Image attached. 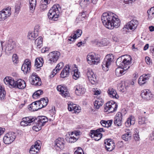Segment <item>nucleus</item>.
I'll return each instance as SVG.
<instances>
[{"label": "nucleus", "instance_id": "obj_32", "mask_svg": "<svg viewBox=\"0 0 154 154\" xmlns=\"http://www.w3.org/2000/svg\"><path fill=\"white\" fill-rule=\"evenodd\" d=\"M122 113L119 112L116 114V124L118 126H122Z\"/></svg>", "mask_w": 154, "mask_h": 154}, {"label": "nucleus", "instance_id": "obj_43", "mask_svg": "<svg viewBox=\"0 0 154 154\" xmlns=\"http://www.w3.org/2000/svg\"><path fill=\"white\" fill-rule=\"evenodd\" d=\"M43 94V91L41 90H39L35 92L33 94V98L36 99L39 97L40 95Z\"/></svg>", "mask_w": 154, "mask_h": 154}, {"label": "nucleus", "instance_id": "obj_8", "mask_svg": "<svg viewBox=\"0 0 154 154\" xmlns=\"http://www.w3.org/2000/svg\"><path fill=\"white\" fill-rule=\"evenodd\" d=\"M87 60L88 63L90 65L97 64L100 61L99 57H96L95 55L91 54L88 55Z\"/></svg>", "mask_w": 154, "mask_h": 154}, {"label": "nucleus", "instance_id": "obj_48", "mask_svg": "<svg viewBox=\"0 0 154 154\" xmlns=\"http://www.w3.org/2000/svg\"><path fill=\"white\" fill-rule=\"evenodd\" d=\"M147 82L144 80L141 76L140 77L138 80V83L140 85H143L145 84Z\"/></svg>", "mask_w": 154, "mask_h": 154}, {"label": "nucleus", "instance_id": "obj_63", "mask_svg": "<svg viewBox=\"0 0 154 154\" xmlns=\"http://www.w3.org/2000/svg\"><path fill=\"white\" fill-rule=\"evenodd\" d=\"M6 48L8 51H11L13 48V47L11 44H8L6 46Z\"/></svg>", "mask_w": 154, "mask_h": 154}, {"label": "nucleus", "instance_id": "obj_46", "mask_svg": "<svg viewBox=\"0 0 154 154\" xmlns=\"http://www.w3.org/2000/svg\"><path fill=\"white\" fill-rule=\"evenodd\" d=\"M57 89L58 91L61 92V94L62 92H64V91H66L67 90V88L65 86H62L61 85H58Z\"/></svg>", "mask_w": 154, "mask_h": 154}, {"label": "nucleus", "instance_id": "obj_25", "mask_svg": "<svg viewBox=\"0 0 154 154\" xmlns=\"http://www.w3.org/2000/svg\"><path fill=\"white\" fill-rule=\"evenodd\" d=\"M125 131L126 133L122 136V138L125 141H129L131 138V131L130 130L128 129H125Z\"/></svg>", "mask_w": 154, "mask_h": 154}, {"label": "nucleus", "instance_id": "obj_34", "mask_svg": "<svg viewBox=\"0 0 154 154\" xmlns=\"http://www.w3.org/2000/svg\"><path fill=\"white\" fill-rule=\"evenodd\" d=\"M43 63L44 61L42 58H37L35 60V66L37 68H40L42 66Z\"/></svg>", "mask_w": 154, "mask_h": 154}, {"label": "nucleus", "instance_id": "obj_57", "mask_svg": "<svg viewBox=\"0 0 154 154\" xmlns=\"http://www.w3.org/2000/svg\"><path fill=\"white\" fill-rule=\"evenodd\" d=\"M145 60L147 64L150 65L152 64V63L149 57H145Z\"/></svg>", "mask_w": 154, "mask_h": 154}, {"label": "nucleus", "instance_id": "obj_23", "mask_svg": "<svg viewBox=\"0 0 154 154\" xmlns=\"http://www.w3.org/2000/svg\"><path fill=\"white\" fill-rule=\"evenodd\" d=\"M49 60L51 63L55 62L60 56V53L58 51H54L51 52L49 55Z\"/></svg>", "mask_w": 154, "mask_h": 154}, {"label": "nucleus", "instance_id": "obj_41", "mask_svg": "<svg viewBox=\"0 0 154 154\" xmlns=\"http://www.w3.org/2000/svg\"><path fill=\"white\" fill-rule=\"evenodd\" d=\"M35 44L36 45L37 48H40L42 45V38L39 37L35 41Z\"/></svg>", "mask_w": 154, "mask_h": 154}, {"label": "nucleus", "instance_id": "obj_53", "mask_svg": "<svg viewBox=\"0 0 154 154\" xmlns=\"http://www.w3.org/2000/svg\"><path fill=\"white\" fill-rule=\"evenodd\" d=\"M18 57L16 54H14L13 55L12 61L14 63H17L18 62Z\"/></svg>", "mask_w": 154, "mask_h": 154}, {"label": "nucleus", "instance_id": "obj_7", "mask_svg": "<svg viewBox=\"0 0 154 154\" xmlns=\"http://www.w3.org/2000/svg\"><path fill=\"white\" fill-rule=\"evenodd\" d=\"M16 134L15 133L11 132L6 134L3 138L5 143L8 144L12 142L16 138Z\"/></svg>", "mask_w": 154, "mask_h": 154}, {"label": "nucleus", "instance_id": "obj_62", "mask_svg": "<svg viewBox=\"0 0 154 154\" xmlns=\"http://www.w3.org/2000/svg\"><path fill=\"white\" fill-rule=\"evenodd\" d=\"M134 140L136 141L139 140L140 139V138L138 134H134Z\"/></svg>", "mask_w": 154, "mask_h": 154}, {"label": "nucleus", "instance_id": "obj_54", "mask_svg": "<svg viewBox=\"0 0 154 154\" xmlns=\"http://www.w3.org/2000/svg\"><path fill=\"white\" fill-rule=\"evenodd\" d=\"M124 56H125V55L122 56L117 59V61H116V63H118L119 64V65H117V66L118 65H119V64H120L121 66V63H122V61L123 60V58L125 57Z\"/></svg>", "mask_w": 154, "mask_h": 154}, {"label": "nucleus", "instance_id": "obj_44", "mask_svg": "<svg viewBox=\"0 0 154 154\" xmlns=\"http://www.w3.org/2000/svg\"><path fill=\"white\" fill-rule=\"evenodd\" d=\"M6 92L2 87L0 86V99L3 100L5 97Z\"/></svg>", "mask_w": 154, "mask_h": 154}, {"label": "nucleus", "instance_id": "obj_6", "mask_svg": "<svg viewBox=\"0 0 154 154\" xmlns=\"http://www.w3.org/2000/svg\"><path fill=\"white\" fill-rule=\"evenodd\" d=\"M102 132H104L103 128H100L96 130H91L90 131V135L95 140L98 141L102 137V134L101 133Z\"/></svg>", "mask_w": 154, "mask_h": 154}, {"label": "nucleus", "instance_id": "obj_42", "mask_svg": "<svg viewBox=\"0 0 154 154\" xmlns=\"http://www.w3.org/2000/svg\"><path fill=\"white\" fill-rule=\"evenodd\" d=\"M79 73L78 72V69L75 68L72 72L73 78L75 80L77 79L79 77Z\"/></svg>", "mask_w": 154, "mask_h": 154}, {"label": "nucleus", "instance_id": "obj_52", "mask_svg": "<svg viewBox=\"0 0 154 154\" xmlns=\"http://www.w3.org/2000/svg\"><path fill=\"white\" fill-rule=\"evenodd\" d=\"M75 154H84L82 149L80 147H78L77 149L75 152Z\"/></svg>", "mask_w": 154, "mask_h": 154}, {"label": "nucleus", "instance_id": "obj_12", "mask_svg": "<svg viewBox=\"0 0 154 154\" xmlns=\"http://www.w3.org/2000/svg\"><path fill=\"white\" fill-rule=\"evenodd\" d=\"M40 143L39 140L37 141L35 143L34 145L31 147L29 152L30 154H38V153L41 148Z\"/></svg>", "mask_w": 154, "mask_h": 154}, {"label": "nucleus", "instance_id": "obj_64", "mask_svg": "<svg viewBox=\"0 0 154 154\" xmlns=\"http://www.w3.org/2000/svg\"><path fill=\"white\" fill-rule=\"evenodd\" d=\"M117 145L118 147L121 148L123 146V143L122 141H119L117 143Z\"/></svg>", "mask_w": 154, "mask_h": 154}, {"label": "nucleus", "instance_id": "obj_61", "mask_svg": "<svg viewBox=\"0 0 154 154\" xmlns=\"http://www.w3.org/2000/svg\"><path fill=\"white\" fill-rule=\"evenodd\" d=\"M61 94L62 96L65 97L69 96V93L67 92V90L66 91H64V92H62Z\"/></svg>", "mask_w": 154, "mask_h": 154}, {"label": "nucleus", "instance_id": "obj_59", "mask_svg": "<svg viewBox=\"0 0 154 154\" xmlns=\"http://www.w3.org/2000/svg\"><path fill=\"white\" fill-rule=\"evenodd\" d=\"M121 21L120 20L116 17V28H118L120 25Z\"/></svg>", "mask_w": 154, "mask_h": 154}, {"label": "nucleus", "instance_id": "obj_39", "mask_svg": "<svg viewBox=\"0 0 154 154\" xmlns=\"http://www.w3.org/2000/svg\"><path fill=\"white\" fill-rule=\"evenodd\" d=\"M112 122V120L107 121L102 120L100 122V123L103 127L108 128L111 126Z\"/></svg>", "mask_w": 154, "mask_h": 154}, {"label": "nucleus", "instance_id": "obj_10", "mask_svg": "<svg viewBox=\"0 0 154 154\" xmlns=\"http://www.w3.org/2000/svg\"><path fill=\"white\" fill-rule=\"evenodd\" d=\"M11 8L8 7L0 11V21L4 20L11 14Z\"/></svg>", "mask_w": 154, "mask_h": 154}, {"label": "nucleus", "instance_id": "obj_38", "mask_svg": "<svg viewBox=\"0 0 154 154\" xmlns=\"http://www.w3.org/2000/svg\"><path fill=\"white\" fill-rule=\"evenodd\" d=\"M148 19L149 20H151L154 17V7L151 8L147 11Z\"/></svg>", "mask_w": 154, "mask_h": 154}, {"label": "nucleus", "instance_id": "obj_17", "mask_svg": "<svg viewBox=\"0 0 154 154\" xmlns=\"http://www.w3.org/2000/svg\"><path fill=\"white\" fill-rule=\"evenodd\" d=\"M141 96L142 98L149 100L152 98L153 95L149 90L145 89L141 91Z\"/></svg>", "mask_w": 154, "mask_h": 154}, {"label": "nucleus", "instance_id": "obj_40", "mask_svg": "<svg viewBox=\"0 0 154 154\" xmlns=\"http://www.w3.org/2000/svg\"><path fill=\"white\" fill-rule=\"evenodd\" d=\"M107 39L104 38L100 41H95V44L98 46H105L107 45Z\"/></svg>", "mask_w": 154, "mask_h": 154}, {"label": "nucleus", "instance_id": "obj_4", "mask_svg": "<svg viewBox=\"0 0 154 154\" xmlns=\"http://www.w3.org/2000/svg\"><path fill=\"white\" fill-rule=\"evenodd\" d=\"M61 11V7L59 4L54 5L49 11L48 17L50 19L57 20Z\"/></svg>", "mask_w": 154, "mask_h": 154}, {"label": "nucleus", "instance_id": "obj_30", "mask_svg": "<svg viewBox=\"0 0 154 154\" xmlns=\"http://www.w3.org/2000/svg\"><path fill=\"white\" fill-rule=\"evenodd\" d=\"M28 108L30 110H31L33 111H36L41 109L40 104H38L37 101L32 103L29 106Z\"/></svg>", "mask_w": 154, "mask_h": 154}, {"label": "nucleus", "instance_id": "obj_20", "mask_svg": "<svg viewBox=\"0 0 154 154\" xmlns=\"http://www.w3.org/2000/svg\"><path fill=\"white\" fill-rule=\"evenodd\" d=\"M39 29V26L37 25L35 26L33 32L31 31H30L28 32L27 36L28 38L32 40H34L38 35V32Z\"/></svg>", "mask_w": 154, "mask_h": 154}, {"label": "nucleus", "instance_id": "obj_50", "mask_svg": "<svg viewBox=\"0 0 154 154\" xmlns=\"http://www.w3.org/2000/svg\"><path fill=\"white\" fill-rule=\"evenodd\" d=\"M15 15L17 16L20 10V5H17L15 6Z\"/></svg>", "mask_w": 154, "mask_h": 154}, {"label": "nucleus", "instance_id": "obj_55", "mask_svg": "<svg viewBox=\"0 0 154 154\" xmlns=\"http://www.w3.org/2000/svg\"><path fill=\"white\" fill-rule=\"evenodd\" d=\"M146 119L145 118H142L141 119H139L138 123L139 124L142 125L145 123V120Z\"/></svg>", "mask_w": 154, "mask_h": 154}, {"label": "nucleus", "instance_id": "obj_56", "mask_svg": "<svg viewBox=\"0 0 154 154\" xmlns=\"http://www.w3.org/2000/svg\"><path fill=\"white\" fill-rule=\"evenodd\" d=\"M47 4H42L40 5V8L41 10L42 11H45L46 10L47 8Z\"/></svg>", "mask_w": 154, "mask_h": 154}, {"label": "nucleus", "instance_id": "obj_35", "mask_svg": "<svg viewBox=\"0 0 154 154\" xmlns=\"http://www.w3.org/2000/svg\"><path fill=\"white\" fill-rule=\"evenodd\" d=\"M127 83H125L124 84H120L118 87V89L119 91L122 92H125L127 90L128 85H126Z\"/></svg>", "mask_w": 154, "mask_h": 154}, {"label": "nucleus", "instance_id": "obj_21", "mask_svg": "<svg viewBox=\"0 0 154 154\" xmlns=\"http://www.w3.org/2000/svg\"><path fill=\"white\" fill-rule=\"evenodd\" d=\"M75 94L77 95L81 96L84 94L85 91V88L83 86L78 85H76L74 88Z\"/></svg>", "mask_w": 154, "mask_h": 154}, {"label": "nucleus", "instance_id": "obj_2", "mask_svg": "<svg viewBox=\"0 0 154 154\" xmlns=\"http://www.w3.org/2000/svg\"><path fill=\"white\" fill-rule=\"evenodd\" d=\"M124 58L122 61L121 66L120 64L116 68V75L120 77L125 74L127 70L130 67L131 64L132 58L129 55H125Z\"/></svg>", "mask_w": 154, "mask_h": 154}, {"label": "nucleus", "instance_id": "obj_47", "mask_svg": "<svg viewBox=\"0 0 154 154\" xmlns=\"http://www.w3.org/2000/svg\"><path fill=\"white\" fill-rule=\"evenodd\" d=\"M105 58L106 60H108L110 61L111 62L113 63L114 61V56L112 54H109L107 55Z\"/></svg>", "mask_w": 154, "mask_h": 154}, {"label": "nucleus", "instance_id": "obj_58", "mask_svg": "<svg viewBox=\"0 0 154 154\" xmlns=\"http://www.w3.org/2000/svg\"><path fill=\"white\" fill-rule=\"evenodd\" d=\"M125 83H127L126 85H128V87L131 85H133L134 84V82L133 81H127Z\"/></svg>", "mask_w": 154, "mask_h": 154}, {"label": "nucleus", "instance_id": "obj_27", "mask_svg": "<svg viewBox=\"0 0 154 154\" xmlns=\"http://www.w3.org/2000/svg\"><path fill=\"white\" fill-rule=\"evenodd\" d=\"M69 69L70 66L69 65L65 66L60 73V77L64 78L68 76L69 74Z\"/></svg>", "mask_w": 154, "mask_h": 154}, {"label": "nucleus", "instance_id": "obj_22", "mask_svg": "<svg viewBox=\"0 0 154 154\" xmlns=\"http://www.w3.org/2000/svg\"><path fill=\"white\" fill-rule=\"evenodd\" d=\"M68 109L69 111H72L73 113H79L80 111V107L77 106L76 105L73 104L71 102L68 103Z\"/></svg>", "mask_w": 154, "mask_h": 154}, {"label": "nucleus", "instance_id": "obj_37", "mask_svg": "<svg viewBox=\"0 0 154 154\" xmlns=\"http://www.w3.org/2000/svg\"><path fill=\"white\" fill-rule=\"evenodd\" d=\"M103 101L102 100L98 99L94 102V107L96 109H98L103 105Z\"/></svg>", "mask_w": 154, "mask_h": 154}, {"label": "nucleus", "instance_id": "obj_33", "mask_svg": "<svg viewBox=\"0 0 154 154\" xmlns=\"http://www.w3.org/2000/svg\"><path fill=\"white\" fill-rule=\"evenodd\" d=\"M135 122L134 117L131 116L127 119L125 122V125L126 127H129L131 125H134Z\"/></svg>", "mask_w": 154, "mask_h": 154}, {"label": "nucleus", "instance_id": "obj_29", "mask_svg": "<svg viewBox=\"0 0 154 154\" xmlns=\"http://www.w3.org/2000/svg\"><path fill=\"white\" fill-rule=\"evenodd\" d=\"M64 64L63 62H61L58 63L56 67L53 70L50 75V77H53L56 74L63 66Z\"/></svg>", "mask_w": 154, "mask_h": 154}, {"label": "nucleus", "instance_id": "obj_15", "mask_svg": "<svg viewBox=\"0 0 154 154\" xmlns=\"http://www.w3.org/2000/svg\"><path fill=\"white\" fill-rule=\"evenodd\" d=\"M31 68V62L28 59H26L21 67V70L24 73H27L30 71Z\"/></svg>", "mask_w": 154, "mask_h": 154}, {"label": "nucleus", "instance_id": "obj_11", "mask_svg": "<svg viewBox=\"0 0 154 154\" xmlns=\"http://www.w3.org/2000/svg\"><path fill=\"white\" fill-rule=\"evenodd\" d=\"M116 109V102L112 100L110 101L109 102L106 103L104 107V111L112 112Z\"/></svg>", "mask_w": 154, "mask_h": 154}, {"label": "nucleus", "instance_id": "obj_60", "mask_svg": "<svg viewBox=\"0 0 154 154\" xmlns=\"http://www.w3.org/2000/svg\"><path fill=\"white\" fill-rule=\"evenodd\" d=\"M85 0H84L83 2L80 3L81 6L83 7H86L87 5L89 4L87 3V2H85Z\"/></svg>", "mask_w": 154, "mask_h": 154}, {"label": "nucleus", "instance_id": "obj_19", "mask_svg": "<svg viewBox=\"0 0 154 154\" xmlns=\"http://www.w3.org/2000/svg\"><path fill=\"white\" fill-rule=\"evenodd\" d=\"M86 75L89 81L92 84H94L96 81V78L91 69H88Z\"/></svg>", "mask_w": 154, "mask_h": 154}, {"label": "nucleus", "instance_id": "obj_49", "mask_svg": "<svg viewBox=\"0 0 154 154\" xmlns=\"http://www.w3.org/2000/svg\"><path fill=\"white\" fill-rule=\"evenodd\" d=\"M36 125L32 127V129L33 130L36 131H38L41 129L42 127L41 126L39 125V124L37 123H35Z\"/></svg>", "mask_w": 154, "mask_h": 154}, {"label": "nucleus", "instance_id": "obj_3", "mask_svg": "<svg viewBox=\"0 0 154 154\" xmlns=\"http://www.w3.org/2000/svg\"><path fill=\"white\" fill-rule=\"evenodd\" d=\"M4 81L6 85H10L13 87L19 89H23L26 86L25 82L21 79L15 82L13 78L10 77H6L4 79Z\"/></svg>", "mask_w": 154, "mask_h": 154}, {"label": "nucleus", "instance_id": "obj_51", "mask_svg": "<svg viewBox=\"0 0 154 154\" xmlns=\"http://www.w3.org/2000/svg\"><path fill=\"white\" fill-rule=\"evenodd\" d=\"M144 80L147 82L149 80V78L151 76V74L149 73L147 74H143L142 76Z\"/></svg>", "mask_w": 154, "mask_h": 154}, {"label": "nucleus", "instance_id": "obj_31", "mask_svg": "<svg viewBox=\"0 0 154 154\" xmlns=\"http://www.w3.org/2000/svg\"><path fill=\"white\" fill-rule=\"evenodd\" d=\"M37 102L40 104V107L42 108L47 105L48 102V100L47 97L42 98L40 100L37 101Z\"/></svg>", "mask_w": 154, "mask_h": 154}, {"label": "nucleus", "instance_id": "obj_28", "mask_svg": "<svg viewBox=\"0 0 154 154\" xmlns=\"http://www.w3.org/2000/svg\"><path fill=\"white\" fill-rule=\"evenodd\" d=\"M112 63L105 58L102 62V69L105 71H107L109 70V67Z\"/></svg>", "mask_w": 154, "mask_h": 154}, {"label": "nucleus", "instance_id": "obj_18", "mask_svg": "<svg viewBox=\"0 0 154 154\" xmlns=\"http://www.w3.org/2000/svg\"><path fill=\"white\" fill-rule=\"evenodd\" d=\"M35 117L32 116L24 118L23 119V120L20 122V124L23 126L30 125L31 123L35 120Z\"/></svg>", "mask_w": 154, "mask_h": 154}, {"label": "nucleus", "instance_id": "obj_26", "mask_svg": "<svg viewBox=\"0 0 154 154\" xmlns=\"http://www.w3.org/2000/svg\"><path fill=\"white\" fill-rule=\"evenodd\" d=\"M82 31L81 30L77 29L76 31L74 32L73 34L69 37L68 40L70 41H73L76 38L79 37L82 35Z\"/></svg>", "mask_w": 154, "mask_h": 154}, {"label": "nucleus", "instance_id": "obj_36", "mask_svg": "<svg viewBox=\"0 0 154 154\" xmlns=\"http://www.w3.org/2000/svg\"><path fill=\"white\" fill-rule=\"evenodd\" d=\"M29 9L30 12L33 13L35 8L36 4V0H29Z\"/></svg>", "mask_w": 154, "mask_h": 154}, {"label": "nucleus", "instance_id": "obj_1", "mask_svg": "<svg viewBox=\"0 0 154 154\" xmlns=\"http://www.w3.org/2000/svg\"><path fill=\"white\" fill-rule=\"evenodd\" d=\"M115 14L110 11L103 13L101 16V20L106 28L110 29L114 28L115 27Z\"/></svg>", "mask_w": 154, "mask_h": 154}, {"label": "nucleus", "instance_id": "obj_24", "mask_svg": "<svg viewBox=\"0 0 154 154\" xmlns=\"http://www.w3.org/2000/svg\"><path fill=\"white\" fill-rule=\"evenodd\" d=\"M35 120L33 121L34 123H37L39 125L43 126L48 122L47 118L45 116H39L37 118H35Z\"/></svg>", "mask_w": 154, "mask_h": 154}, {"label": "nucleus", "instance_id": "obj_13", "mask_svg": "<svg viewBox=\"0 0 154 154\" xmlns=\"http://www.w3.org/2000/svg\"><path fill=\"white\" fill-rule=\"evenodd\" d=\"M29 81L31 83L35 85L40 86L41 84V81L40 78L36 75L33 73L30 78Z\"/></svg>", "mask_w": 154, "mask_h": 154}, {"label": "nucleus", "instance_id": "obj_9", "mask_svg": "<svg viewBox=\"0 0 154 154\" xmlns=\"http://www.w3.org/2000/svg\"><path fill=\"white\" fill-rule=\"evenodd\" d=\"M80 132L75 131L72 132L69 134V137H67L66 139L69 143H74L76 142L79 137Z\"/></svg>", "mask_w": 154, "mask_h": 154}, {"label": "nucleus", "instance_id": "obj_16", "mask_svg": "<svg viewBox=\"0 0 154 154\" xmlns=\"http://www.w3.org/2000/svg\"><path fill=\"white\" fill-rule=\"evenodd\" d=\"M104 144L106 149L109 151H112L115 148L114 141L111 139H106L104 140Z\"/></svg>", "mask_w": 154, "mask_h": 154}, {"label": "nucleus", "instance_id": "obj_45", "mask_svg": "<svg viewBox=\"0 0 154 154\" xmlns=\"http://www.w3.org/2000/svg\"><path fill=\"white\" fill-rule=\"evenodd\" d=\"M107 92L110 95V97L113 98H116V94L114 93V89L112 88L109 89Z\"/></svg>", "mask_w": 154, "mask_h": 154}, {"label": "nucleus", "instance_id": "obj_14", "mask_svg": "<svg viewBox=\"0 0 154 154\" xmlns=\"http://www.w3.org/2000/svg\"><path fill=\"white\" fill-rule=\"evenodd\" d=\"M54 146L57 150L63 149L64 147V139L62 138H58L54 141Z\"/></svg>", "mask_w": 154, "mask_h": 154}, {"label": "nucleus", "instance_id": "obj_5", "mask_svg": "<svg viewBox=\"0 0 154 154\" xmlns=\"http://www.w3.org/2000/svg\"><path fill=\"white\" fill-rule=\"evenodd\" d=\"M138 22L137 20H133L128 22L122 28V31L123 34H126L129 32L128 30L134 31L137 28Z\"/></svg>", "mask_w": 154, "mask_h": 154}]
</instances>
